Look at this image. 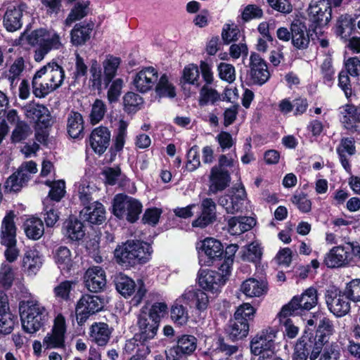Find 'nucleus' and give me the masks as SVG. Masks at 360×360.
<instances>
[{
  "mask_svg": "<svg viewBox=\"0 0 360 360\" xmlns=\"http://www.w3.org/2000/svg\"><path fill=\"white\" fill-rule=\"evenodd\" d=\"M302 335L293 346L292 360H338L340 356V346L332 342L326 345L334 333L333 321L323 317L318 323L312 319L307 321Z\"/></svg>",
  "mask_w": 360,
  "mask_h": 360,
  "instance_id": "nucleus-1",
  "label": "nucleus"
},
{
  "mask_svg": "<svg viewBox=\"0 0 360 360\" xmlns=\"http://www.w3.org/2000/svg\"><path fill=\"white\" fill-rule=\"evenodd\" d=\"M239 247L237 244H229L224 248L223 259L219 271L203 270L198 275V284L203 290L217 293L229 280L231 274L235 255Z\"/></svg>",
  "mask_w": 360,
  "mask_h": 360,
  "instance_id": "nucleus-2",
  "label": "nucleus"
},
{
  "mask_svg": "<svg viewBox=\"0 0 360 360\" xmlns=\"http://www.w3.org/2000/svg\"><path fill=\"white\" fill-rule=\"evenodd\" d=\"M153 250L149 243L140 240H128L114 250L116 262L122 267L129 269L143 265L150 261Z\"/></svg>",
  "mask_w": 360,
  "mask_h": 360,
  "instance_id": "nucleus-3",
  "label": "nucleus"
},
{
  "mask_svg": "<svg viewBox=\"0 0 360 360\" xmlns=\"http://www.w3.org/2000/svg\"><path fill=\"white\" fill-rule=\"evenodd\" d=\"M168 314V307L165 302H155L148 314H141L138 317L139 332L134 335V340L139 342H146L154 338L157 334L161 319Z\"/></svg>",
  "mask_w": 360,
  "mask_h": 360,
  "instance_id": "nucleus-4",
  "label": "nucleus"
},
{
  "mask_svg": "<svg viewBox=\"0 0 360 360\" xmlns=\"http://www.w3.org/2000/svg\"><path fill=\"white\" fill-rule=\"evenodd\" d=\"M255 312L256 309L249 303L240 305L235 311L233 317L230 319L224 328L227 339L236 342L246 338Z\"/></svg>",
  "mask_w": 360,
  "mask_h": 360,
  "instance_id": "nucleus-5",
  "label": "nucleus"
},
{
  "mask_svg": "<svg viewBox=\"0 0 360 360\" xmlns=\"http://www.w3.org/2000/svg\"><path fill=\"white\" fill-rule=\"evenodd\" d=\"M19 312L22 329L30 334H34L39 330L48 319L46 309L33 300L20 301Z\"/></svg>",
  "mask_w": 360,
  "mask_h": 360,
  "instance_id": "nucleus-6",
  "label": "nucleus"
},
{
  "mask_svg": "<svg viewBox=\"0 0 360 360\" xmlns=\"http://www.w3.org/2000/svg\"><path fill=\"white\" fill-rule=\"evenodd\" d=\"M112 283L118 293L124 298L134 295L131 302L134 305H138L143 301L148 292L145 279L138 278L136 283L129 276L122 272L115 273L112 277Z\"/></svg>",
  "mask_w": 360,
  "mask_h": 360,
  "instance_id": "nucleus-7",
  "label": "nucleus"
},
{
  "mask_svg": "<svg viewBox=\"0 0 360 360\" xmlns=\"http://www.w3.org/2000/svg\"><path fill=\"white\" fill-rule=\"evenodd\" d=\"M112 213L119 219H125L134 224L139 219L143 210L142 203L137 199L122 193L115 195Z\"/></svg>",
  "mask_w": 360,
  "mask_h": 360,
  "instance_id": "nucleus-8",
  "label": "nucleus"
},
{
  "mask_svg": "<svg viewBox=\"0 0 360 360\" xmlns=\"http://www.w3.org/2000/svg\"><path fill=\"white\" fill-rule=\"evenodd\" d=\"M27 43L32 46H37L34 51V60L39 62L52 49H58L61 46L60 36L54 33L50 37V32L45 28L36 29L27 37Z\"/></svg>",
  "mask_w": 360,
  "mask_h": 360,
  "instance_id": "nucleus-9",
  "label": "nucleus"
},
{
  "mask_svg": "<svg viewBox=\"0 0 360 360\" xmlns=\"http://www.w3.org/2000/svg\"><path fill=\"white\" fill-rule=\"evenodd\" d=\"M15 217V214L13 210L7 212L2 220L0 231V243L6 247L4 256L11 263L15 262L19 255V250L16 248L17 227L14 222Z\"/></svg>",
  "mask_w": 360,
  "mask_h": 360,
  "instance_id": "nucleus-10",
  "label": "nucleus"
},
{
  "mask_svg": "<svg viewBox=\"0 0 360 360\" xmlns=\"http://www.w3.org/2000/svg\"><path fill=\"white\" fill-rule=\"evenodd\" d=\"M224 245L220 240L207 237L201 242L198 250V259L200 266H215L219 271V266L223 259Z\"/></svg>",
  "mask_w": 360,
  "mask_h": 360,
  "instance_id": "nucleus-11",
  "label": "nucleus"
},
{
  "mask_svg": "<svg viewBox=\"0 0 360 360\" xmlns=\"http://www.w3.org/2000/svg\"><path fill=\"white\" fill-rule=\"evenodd\" d=\"M278 330L273 328H268L257 333L250 341L251 353L255 356H259L258 359H262V356L265 357L275 354V340Z\"/></svg>",
  "mask_w": 360,
  "mask_h": 360,
  "instance_id": "nucleus-12",
  "label": "nucleus"
},
{
  "mask_svg": "<svg viewBox=\"0 0 360 360\" xmlns=\"http://www.w3.org/2000/svg\"><path fill=\"white\" fill-rule=\"evenodd\" d=\"M309 30L317 34V29L326 25L332 18V6L328 0H311L307 9Z\"/></svg>",
  "mask_w": 360,
  "mask_h": 360,
  "instance_id": "nucleus-13",
  "label": "nucleus"
},
{
  "mask_svg": "<svg viewBox=\"0 0 360 360\" xmlns=\"http://www.w3.org/2000/svg\"><path fill=\"white\" fill-rule=\"evenodd\" d=\"M195 218L192 221L193 228L204 229L217 220V203L211 198H205L195 203Z\"/></svg>",
  "mask_w": 360,
  "mask_h": 360,
  "instance_id": "nucleus-14",
  "label": "nucleus"
},
{
  "mask_svg": "<svg viewBox=\"0 0 360 360\" xmlns=\"http://www.w3.org/2000/svg\"><path fill=\"white\" fill-rule=\"evenodd\" d=\"M103 308V298L90 294L82 295L75 306L77 324L83 326L89 318L101 311Z\"/></svg>",
  "mask_w": 360,
  "mask_h": 360,
  "instance_id": "nucleus-15",
  "label": "nucleus"
},
{
  "mask_svg": "<svg viewBox=\"0 0 360 360\" xmlns=\"http://www.w3.org/2000/svg\"><path fill=\"white\" fill-rule=\"evenodd\" d=\"M325 299L329 311L337 317H342L350 311V302L346 298L345 290L335 285L326 290Z\"/></svg>",
  "mask_w": 360,
  "mask_h": 360,
  "instance_id": "nucleus-16",
  "label": "nucleus"
},
{
  "mask_svg": "<svg viewBox=\"0 0 360 360\" xmlns=\"http://www.w3.org/2000/svg\"><path fill=\"white\" fill-rule=\"evenodd\" d=\"M67 325L65 316L58 314L53 320L50 333L44 337L43 344L46 349H65Z\"/></svg>",
  "mask_w": 360,
  "mask_h": 360,
  "instance_id": "nucleus-17",
  "label": "nucleus"
},
{
  "mask_svg": "<svg viewBox=\"0 0 360 360\" xmlns=\"http://www.w3.org/2000/svg\"><path fill=\"white\" fill-rule=\"evenodd\" d=\"M249 68L247 78L252 84L262 86L269 79L271 74L268 69L267 63L259 53L256 52L251 53Z\"/></svg>",
  "mask_w": 360,
  "mask_h": 360,
  "instance_id": "nucleus-18",
  "label": "nucleus"
},
{
  "mask_svg": "<svg viewBox=\"0 0 360 360\" xmlns=\"http://www.w3.org/2000/svg\"><path fill=\"white\" fill-rule=\"evenodd\" d=\"M24 110L26 117L34 124V127L49 128L51 126V115L46 105L30 101L25 105Z\"/></svg>",
  "mask_w": 360,
  "mask_h": 360,
  "instance_id": "nucleus-19",
  "label": "nucleus"
},
{
  "mask_svg": "<svg viewBox=\"0 0 360 360\" xmlns=\"http://www.w3.org/2000/svg\"><path fill=\"white\" fill-rule=\"evenodd\" d=\"M290 29L292 31L290 33L291 43L297 50H304L309 47L310 37L312 30L307 29L304 22L300 19H295L290 24Z\"/></svg>",
  "mask_w": 360,
  "mask_h": 360,
  "instance_id": "nucleus-20",
  "label": "nucleus"
},
{
  "mask_svg": "<svg viewBox=\"0 0 360 360\" xmlns=\"http://www.w3.org/2000/svg\"><path fill=\"white\" fill-rule=\"evenodd\" d=\"M86 288L92 292L103 291L106 286V275L104 269L99 266L89 267L84 275Z\"/></svg>",
  "mask_w": 360,
  "mask_h": 360,
  "instance_id": "nucleus-21",
  "label": "nucleus"
},
{
  "mask_svg": "<svg viewBox=\"0 0 360 360\" xmlns=\"http://www.w3.org/2000/svg\"><path fill=\"white\" fill-rule=\"evenodd\" d=\"M110 141V131L108 127L99 126L94 129L89 136L88 143L94 152L103 155L108 148Z\"/></svg>",
  "mask_w": 360,
  "mask_h": 360,
  "instance_id": "nucleus-22",
  "label": "nucleus"
},
{
  "mask_svg": "<svg viewBox=\"0 0 360 360\" xmlns=\"http://www.w3.org/2000/svg\"><path fill=\"white\" fill-rule=\"evenodd\" d=\"M352 260L347 246H335L326 255L323 264L330 269L338 268L348 264Z\"/></svg>",
  "mask_w": 360,
  "mask_h": 360,
  "instance_id": "nucleus-23",
  "label": "nucleus"
},
{
  "mask_svg": "<svg viewBox=\"0 0 360 360\" xmlns=\"http://www.w3.org/2000/svg\"><path fill=\"white\" fill-rule=\"evenodd\" d=\"M158 73L153 67H147L135 75L133 84L137 91L146 93L150 90L158 80Z\"/></svg>",
  "mask_w": 360,
  "mask_h": 360,
  "instance_id": "nucleus-24",
  "label": "nucleus"
},
{
  "mask_svg": "<svg viewBox=\"0 0 360 360\" xmlns=\"http://www.w3.org/2000/svg\"><path fill=\"white\" fill-rule=\"evenodd\" d=\"M355 139L354 137H342L336 148V153L342 167L346 172H351L349 158L356 153Z\"/></svg>",
  "mask_w": 360,
  "mask_h": 360,
  "instance_id": "nucleus-25",
  "label": "nucleus"
},
{
  "mask_svg": "<svg viewBox=\"0 0 360 360\" xmlns=\"http://www.w3.org/2000/svg\"><path fill=\"white\" fill-rule=\"evenodd\" d=\"M231 179V174L228 170H219L217 167H212L208 195H215L224 191L229 186Z\"/></svg>",
  "mask_w": 360,
  "mask_h": 360,
  "instance_id": "nucleus-26",
  "label": "nucleus"
},
{
  "mask_svg": "<svg viewBox=\"0 0 360 360\" xmlns=\"http://www.w3.org/2000/svg\"><path fill=\"white\" fill-rule=\"evenodd\" d=\"M182 298L191 308H194L198 312L204 311L209 304V297L206 292L199 288L187 289L182 295Z\"/></svg>",
  "mask_w": 360,
  "mask_h": 360,
  "instance_id": "nucleus-27",
  "label": "nucleus"
},
{
  "mask_svg": "<svg viewBox=\"0 0 360 360\" xmlns=\"http://www.w3.org/2000/svg\"><path fill=\"white\" fill-rule=\"evenodd\" d=\"M340 121L343 127L352 133L359 131L356 123H360V108L346 104L340 110Z\"/></svg>",
  "mask_w": 360,
  "mask_h": 360,
  "instance_id": "nucleus-28",
  "label": "nucleus"
},
{
  "mask_svg": "<svg viewBox=\"0 0 360 360\" xmlns=\"http://www.w3.org/2000/svg\"><path fill=\"white\" fill-rule=\"evenodd\" d=\"M62 232L72 242H79L85 236L83 222L73 215H70L63 221Z\"/></svg>",
  "mask_w": 360,
  "mask_h": 360,
  "instance_id": "nucleus-29",
  "label": "nucleus"
},
{
  "mask_svg": "<svg viewBox=\"0 0 360 360\" xmlns=\"http://www.w3.org/2000/svg\"><path fill=\"white\" fill-rule=\"evenodd\" d=\"M94 27V23L91 20L76 23L70 31L71 43L76 46L85 44L90 39Z\"/></svg>",
  "mask_w": 360,
  "mask_h": 360,
  "instance_id": "nucleus-30",
  "label": "nucleus"
},
{
  "mask_svg": "<svg viewBox=\"0 0 360 360\" xmlns=\"http://www.w3.org/2000/svg\"><path fill=\"white\" fill-rule=\"evenodd\" d=\"M26 4L20 3L18 7H8L4 16V26L8 32H15L22 27V11Z\"/></svg>",
  "mask_w": 360,
  "mask_h": 360,
  "instance_id": "nucleus-31",
  "label": "nucleus"
},
{
  "mask_svg": "<svg viewBox=\"0 0 360 360\" xmlns=\"http://www.w3.org/2000/svg\"><path fill=\"white\" fill-rule=\"evenodd\" d=\"M79 216L84 221L100 225L105 220V209L101 202L95 201L91 206L84 207Z\"/></svg>",
  "mask_w": 360,
  "mask_h": 360,
  "instance_id": "nucleus-32",
  "label": "nucleus"
},
{
  "mask_svg": "<svg viewBox=\"0 0 360 360\" xmlns=\"http://www.w3.org/2000/svg\"><path fill=\"white\" fill-rule=\"evenodd\" d=\"M334 33L340 39H347L356 31V18L348 13L340 15L333 27Z\"/></svg>",
  "mask_w": 360,
  "mask_h": 360,
  "instance_id": "nucleus-33",
  "label": "nucleus"
},
{
  "mask_svg": "<svg viewBox=\"0 0 360 360\" xmlns=\"http://www.w3.org/2000/svg\"><path fill=\"white\" fill-rule=\"evenodd\" d=\"M112 332V328H110L108 323L95 322L90 327V339L98 346L103 347L109 342Z\"/></svg>",
  "mask_w": 360,
  "mask_h": 360,
  "instance_id": "nucleus-34",
  "label": "nucleus"
},
{
  "mask_svg": "<svg viewBox=\"0 0 360 360\" xmlns=\"http://www.w3.org/2000/svg\"><path fill=\"white\" fill-rule=\"evenodd\" d=\"M30 179V175L23 169H18L6 179L4 184L5 193L20 192Z\"/></svg>",
  "mask_w": 360,
  "mask_h": 360,
  "instance_id": "nucleus-35",
  "label": "nucleus"
},
{
  "mask_svg": "<svg viewBox=\"0 0 360 360\" xmlns=\"http://www.w3.org/2000/svg\"><path fill=\"white\" fill-rule=\"evenodd\" d=\"M84 120L79 112L72 110L68 115L67 131L72 139H82L84 136Z\"/></svg>",
  "mask_w": 360,
  "mask_h": 360,
  "instance_id": "nucleus-36",
  "label": "nucleus"
},
{
  "mask_svg": "<svg viewBox=\"0 0 360 360\" xmlns=\"http://www.w3.org/2000/svg\"><path fill=\"white\" fill-rule=\"evenodd\" d=\"M53 257L54 262L58 268L65 271L70 273L73 266L72 254L70 249L66 246L60 245L53 251Z\"/></svg>",
  "mask_w": 360,
  "mask_h": 360,
  "instance_id": "nucleus-37",
  "label": "nucleus"
},
{
  "mask_svg": "<svg viewBox=\"0 0 360 360\" xmlns=\"http://www.w3.org/2000/svg\"><path fill=\"white\" fill-rule=\"evenodd\" d=\"M42 265V257L37 250L25 252L22 262V268L28 274H36Z\"/></svg>",
  "mask_w": 360,
  "mask_h": 360,
  "instance_id": "nucleus-38",
  "label": "nucleus"
},
{
  "mask_svg": "<svg viewBox=\"0 0 360 360\" xmlns=\"http://www.w3.org/2000/svg\"><path fill=\"white\" fill-rule=\"evenodd\" d=\"M128 123L124 120L119 121V126L116 133L113 145L110 148L109 153H110V160L112 162L115 158L117 153L122 150L124 143L125 138L127 133Z\"/></svg>",
  "mask_w": 360,
  "mask_h": 360,
  "instance_id": "nucleus-39",
  "label": "nucleus"
},
{
  "mask_svg": "<svg viewBox=\"0 0 360 360\" xmlns=\"http://www.w3.org/2000/svg\"><path fill=\"white\" fill-rule=\"evenodd\" d=\"M89 6V1H81V2L75 4L65 20V25L66 27H70L74 22L79 21L87 16Z\"/></svg>",
  "mask_w": 360,
  "mask_h": 360,
  "instance_id": "nucleus-40",
  "label": "nucleus"
},
{
  "mask_svg": "<svg viewBox=\"0 0 360 360\" xmlns=\"http://www.w3.org/2000/svg\"><path fill=\"white\" fill-rule=\"evenodd\" d=\"M169 311L170 319L175 326L181 327L187 324L189 319L188 311L179 299L174 302Z\"/></svg>",
  "mask_w": 360,
  "mask_h": 360,
  "instance_id": "nucleus-41",
  "label": "nucleus"
},
{
  "mask_svg": "<svg viewBox=\"0 0 360 360\" xmlns=\"http://www.w3.org/2000/svg\"><path fill=\"white\" fill-rule=\"evenodd\" d=\"M121 61L120 58L108 55L106 59L103 62V84L105 88L108 86L115 77Z\"/></svg>",
  "mask_w": 360,
  "mask_h": 360,
  "instance_id": "nucleus-42",
  "label": "nucleus"
},
{
  "mask_svg": "<svg viewBox=\"0 0 360 360\" xmlns=\"http://www.w3.org/2000/svg\"><path fill=\"white\" fill-rule=\"evenodd\" d=\"M297 303L303 311H309L318 304V291L315 287L311 286L307 288L301 295H296Z\"/></svg>",
  "mask_w": 360,
  "mask_h": 360,
  "instance_id": "nucleus-43",
  "label": "nucleus"
},
{
  "mask_svg": "<svg viewBox=\"0 0 360 360\" xmlns=\"http://www.w3.org/2000/svg\"><path fill=\"white\" fill-rule=\"evenodd\" d=\"M197 347V338L192 335H182L177 340L176 346L171 347L170 350H174L176 353L185 356L192 354Z\"/></svg>",
  "mask_w": 360,
  "mask_h": 360,
  "instance_id": "nucleus-44",
  "label": "nucleus"
},
{
  "mask_svg": "<svg viewBox=\"0 0 360 360\" xmlns=\"http://www.w3.org/2000/svg\"><path fill=\"white\" fill-rule=\"evenodd\" d=\"M240 290L247 297H260L266 291V287L262 281L250 278L243 282Z\"/></svg>",
  "mask_w": 360,
  "mask_h": 360,
  "instance_id": "nucleus-45",
  "label": "nucleus"
},
{
  "mask_svg": "<svg viewBox=\"0 0 360 360\" xmlns=\"http://www.w3.org/2000/svg\"><path fill=\"white\" fill-rule=\"evenodd\" d=\"M143 98L136 93L129 91L123 96V110L128 115H134L141 109Z\"/></svg>",
  "mask_w": 360,
  "mask_h": 360,
  "instance_id": "nucleus-46",
  "label": "nucleus"
},
{
  "mask_svg": "<svg viewBox=\"0 0 360 360\" xmlns=\"http://www.w3.org/2000/svg\"><path fill=\"white\" fill-rule=\"evenodd\" d=\"M24 226L25 234L30 239L38 240L44 233V223L39 217L27 219Z\"/></svg>",
  "mask_w": 360,
  "mask_h": 360,
  "instance_id": "nucleus-47",
  "label": "nucleus"
},
{
  "mask_svg": "<svg viewBox=\"0 0 360 360\" xmlns=\"http://www.w3.org/2000/svg\"><path fill=\"white\" fill-rule=\"evenodd\" d=\"M44 208L42 214L44 221L47 227L52 228L58 221L60 212L53 203H47L46 200L43 201Z\"/></svg>",
  "mask_w": 360,
  "mask_h": 360,
  "instance_id": "nucleus-48",
  "label": "nucleus"
},
{
  "mask_svg": "<svg viewBox=\"0 0 360 360\" xmlns=\"http://www.w3.org/2000/svg\"><path fill=\"white\" fill-rule=\"evenodd\" d=\"M32 133L30 126L25 121H18L12 131L11 141L13 143L27 139Z\"/></svg>",
  "mask_w": 360,
  "mask_h": 360,
  "instance_id": "nucleus-49",
  "label": "nucleus"
},
{
  "mask_svg": "<svg viewBox=\"0 0 360 360\" xmlns=\"http://www.w3.org/2000/svg\"><path fill=\"white\" fill-rule=\"evenodd\" d=\"M155 92L160 97H169L173 98L176 96L174 86L169 82L168 77L163 74L155 86Z\"/></svg>",
  "mask_w": 360,
  "mask_h": 360,
  "instance_id": "nucleus-50",
  "label": "nucleus"
},
{
  "mask_svg": "<svg viewBox=\"0 0 360 360\" xmlns=\"http://www.w3.org/2000/svg\"><path fill=\"white\" fill-rule=\"evenodd\" d=\"M51 64L52 67L49 73V82L53 86V89L57 90L63 83L65 77V70L62 66L54 60L51 61Z\"/></svg>",
  "mask_w": 360,
  "mask_h": 360,
  "instance_id": "nucleus-51",
  "label": "nucleus"
},
{
  "mask_svg": "<svg viewBox=\"0 0 360 360\" xmlns=\"http://www.w3.org/2000/svg\"><path fill=\"white\" fill-rule=\"evenodd\" d=\"M296 297H292L291 300L286 304L283 305L278 314L280 322L283 320L290 319L291 316L302 315L304 312L301 307L297 303Z\"/></svg>",
  "mask_w": 360,
  "mask_h": 360,
  "instance_id": "nucleus-52",
  "label": "nucleus"
},
{
  "mask_svg": "<svg viewBox=\"0 0 360 360\" xmlns=\"http://www.w3.org/2000/svg\"><path fill=\"white\" fill-rule=\"evenodd\" d=\"M198 149V146L194 145L187 152V161L186 165L182 167L183 173L186 172H193L200 166Z\"/></svg>",
  "mask_w": 360,
  "mask_h": 360,
  "instance_id": "nucleus-53",
  "label": "nucleus"
},
{
  "mask_svg": "<svg viewBox=\"0 0 360 360\" xmlns=\"http://www.w3.org/2000/svg\"><path fill=\"white\" fill-rule=\"evenodd\" d=\"M221 39L223 44L229 45L232 42L237 41L240 36V31L236 25L226 23L221 30Z\"/></svg>",
  "mask_w": 360,
  "mask_h": 360,
  "instance_id": "nucleus-54",
  "label": "nucleus"
},
{
  "mask_svg": "<svg viewBox=\"0 0 360 360\" xmlns=\"http://www.w3.org/2000/svg\"><path fill=\"white\" fill-rule=\"evenodd\" d=\"M320 72L323 79V82L331 86L335 80V69L333 65L331 57H326L320 67Z\"/></svg>",
  "mask_w": 360,
  "mask_h": 360,
  "instance_id": "nucleus-55",
  "label": "nucleus"
},
{
  "mask_svg": "<svg viewBox=\"0 0 360 360\" xmlns=\"http://www.w3.org/2000/svg\"><path fill=\"white\" fill-rule=\"evenodd\" d=\"M89 72L91 74L90 82L91 83V86L94 89L101 90L103 84L102 68L96 60H91Z\"/></svg>",
  "mask_w": 360,
  "mask_h": 360,
  "instance_id": "nucleus-56",
  "label": "nucleus"
},
{
  "mask_svg": "<svg viewBox=\"0 0 360 360\" xmlns=\"http://www.w3.org/2000/svg\"><path fill=\"white\" fill-rule=\"evenodd\" d=\"M219 100H220V94L216 89L210 88L207 85L201 88L198 100L200 106L207 105L209 102L214 104Z\"/></svg>",
  "mask_w": 360,
  "mask_h": 360,
  "instance_id": "nucleus-57",
  "label": "nucleus"
},
{
  "mask_svg": "<svg viewBox=\"0 0 360 360\" xmlns=\"http://www.w3.org/2000/svg\"><path fill=\"white\" fill-rule=\"evenodd\" d=\"M199 69L196 64L191 63L186 65L183 70L182 79L184 83L199 86Z\"/></svg>",
  "mask_w": 360,
  "mask_h": 360,
  "instance_id": "nucleus-58",
  "label": "nucleus"
},
{
  "mask_svg": "<svg viewBox=\"0 0 360 360\" xmlns=\"http://www.w3.org/2000/svg\"><path fill=\"white\" fill-rule=\"evenodd\" d=\"M344 290L349 300L354 303L360 302V278L351 280L346 284Z\"/></svg>",
  "mask_w": 360,
  "mask_h": 360,
  "instance_id": "nucleus-59",
  "label": "nucleus"
},
{
  "mask_svg": "<svg viewBox=\"0 0 360 360\" xmlns=\"http://www.w3.org/2000/svg\"><path fill=\"white\" fill-rule=\"evenodd\" d=\"M291 202L297 206L302 213H308L311 210V201L307 198L304 192L295 193L291 198Z\"/></svg>",
  "mask_w": 360,
  "mask_h": 360,
  "instance_id": "nucleus-60",
  "label": "nucleus"
},
{
  "mask_svg": "<svg viewBox=\"0 0 360 360\" xmlns=\"http://www.w3.org/2000/svg\"><path fill=\"white\" fill-rule=\"evenodd\" d=\"M106 112V105L101 99H96L90 113L91 123L94 125L101 121Z\"/></svg>",
  "mask_w": 360,
  "mask_h": 360,
  "instance_id": "nucleus-61",
  "label": "nucleus"
},
{
  "mask_svg": "<svg viewBox=\"0 0 360 360\" xmlns=\"http://www.w3.org/2000/svg\"><path fill=\"white\" fill-rule=\"evenodd\" d=\"M16 316L6 311L0 314V333L8 335L13 330Z\"/></svg>",
  "mask_w": 360,
  "mask_h": 360,
  "instance_id": "nucleus-62",
  "label": "nucleus"
},
{
  "mask_svg": "<svg viewBox=\"0 0 360 360\" xmlns=\"http://www.w3.org/2000/svg\"><path fill=\"white\" fill-rule=\"evenodd\" d=\"M263 15V11L259 6L248 4L244 8L241 13V18L244 22H247L253 19H260Z\"/></svg>",
  "mask_w": 360,
  "mask_h": 360,
  "instance_id": "nucleus-63",
  "label": "nucleus"
},
{
  "mask_svg": "<svg viewBox=\"0 0 360 360\" xmlns=\"http://www.w3.org/2000/svg\"><path fill=\"white\" fill-rule=\"evenodd\" d=\"M217 70L219 72V77L221 80L232 83L236 79V71L233 65L220 63L218 65Z\"/></svg>",
  "mask_w": 360,
  "mask_h": 360,
  "instance_id": "nucleus-64",
  "label": "nucleus"
}]
</instances>
